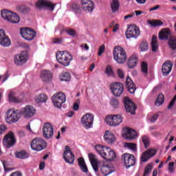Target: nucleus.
<instances>
[{
    "label": "nucleus",
    "instance_id": "4468645a",
    "mask_svg": "<svg viewBox=\"0 0 176 176\" xmlns=\"http://www.w3.org/2000/svg\"><path fill=\"white\" fill-rule=\"evenodd\" d=\"M3 143L6 148H12L14 144H16V137L14 133L10 131L7 135H5Z\"/></svg>",
    "mask_w": 176,
    "mask_h": 176
},
{
    "label": "nucleus",
    "instance_id": "e2e57ef3",
    "mask_svg": "<svg viewBox=\"0 0 176 176\" xmlns=\"http://www.w3.org/2000/svg\"><path fill=\"white\" fill-rule=\"evenodd\" d=\"M10 176H23V175L21 174V172L16 171L12 173Z\"/></svg>",
    "mask_w": 176,
    "mask_h": 176
},
{
    "label": "nucleus",
    "instance_id": "5fc2aeb1",
    "mask_svg": "<svg viewBox=\"0 0 176 176\" xmlns=\"http://www.w3.org/2000/svg\"><path fill=\"white\" fill-rule=\"evenodd\" d=\"M117 74L121 79H123L124 78V72L121 69H117Z\"/></svg>",
    "mask_w": 176,
    "mask_h": 176
},
{
    "label": "nucleus",
    "instance_id": "680f3d73",
    "mask_svg": "<svg viewBox=\"0 0 176 176\" xmlns=\"http://www.w3.org/2000/svg\"><path fill=\"white\" fill-rule=\"evenodd\" d=\"M6 36V34H5V30L0 29V41Z\"/></svg>",
    "mask_w": 176,
    "mask_h": 176
},
{
    "label": "nucleus",
    "instance_id": "7ed1b4c3",
    "mask_svg": "<svg viewBox=\"0 0 176 176\" xmlns=\"http://www.w3.org/2000/svg\"><path fill=\"white\" fill-rule=\"evenodd\" d=\"M56 57L59 64L64 67H68L71 64L72 60H73L72 55L67 51L58 52Z\"/></svg>",
    "mask_w": 176,
    "mask_h": 176
},
{
    "label": "nucleus",
    "instance_id": "7c9ffc66",
    "mask_svg": "<svg viewBox=\"0 0 176 176\" xmlns=\"http://www.w3.org/2000/svg\"><path fill=\"white\" fill-rule=\"evenodd\" d=\"M104 138L105 142L107 144H112L115 141V135L109 131L105 132Z\"/></svg>",
    "mask_w": 176,
    "mask_h": 176
},
{
    "label": "nucleus",
    "instance_id": "423d86ee",
    "mask_svg": "<svg viewBox=\"0 0 176 176\" xmlns=\"http://www.w3.org/2000/svg\"><path fill=\"white\" fill-rule=\"evenodd\" d=\"M52 100L55 108L61 109L63 104L67 101V96L63 92H56L52 96Z\"/></svg>",
    "mask_w": 176,
    "mask_h": 176
},
{
    "label": "nucleus",
    "instance_id": "b1692460",
    "mask_svg": "<svg viewBox=\"0 0 176 176\" xmlns=\"http://www.w3.org/2000/svg\"><path fill=\"white\" fill-rule=\"evenodd\" d=\"M40 78L44 83H50V82H52L53 75L49 70H43L40 74Z\"/></svg>",
    "mask_w": 176,
    "mask_h": 176
},
{
    "label": "nucleus",
    "instance_id": "4be33fe9",
    "mask_svg": "<svg viewBox=\"0 0 176 176\" xmlns=\"http://www.w3.org/2000/svg\"><path fill=\"white\" fill-rule=\"evenodd\" d=\"M156 155V149L149 148L147 151L142 153L141 156V160L143 163H146L149 159L153 157Z\"/></svg>",
    "mask_w": 176,
    "mask_h": 176
},
{
    "label": "nucleus",
    "instance_id": "6e6552de",
    "mask_svg": "<svg viewBox=\"0 0 176 176\" xmlns=\"http://www.w3.org/2000/svg\"><path fill=\"white\" fill-rule=\"evenodd\" d=\"M105 122L109 126L116 127L123 122V118L120 115H110L106 117Z\"/></svg>",
    "mask_w": 176,
    "mask_h": 176
},
{
    "label": "nucleus",
    "instance_id": "338daca9",
    "mask_svg": "<svg viewBox=\"0 0 176 176\" xmlns=\"http://www.w3.org/2000/svg\"><path fill=\"white\" fill-rule=\"evenodd\" d=\"M39 168L40 170H43V168H45V162H42L40 163Z\"/></svg>",
    "mask_w": 176,
    "mask_h": 176
},
{
    "label": "nucleus",
    "instance_id": "13d9d810",
    "mask_svg": "<svg viewBox=\"0 0 176 176\" xmlns=\"http://www.w3.org/2000/svg\"><path fill=\"white\" fill-rule=\"evenodd\" d=\"M80 47H81L82 50H86V52H89V47L87 44L83 43L80 45Z\"/></svg>",
    "mask_w": 176,
    "mask_h": 176
},
{
    "label": "nucleus",
    "instance_id": "c756f323",
    "mask_svg": "<svg viewBox=\"0 0 176 176\" xmlns=\"http://www.w3.org/2000/svg\"><path fill=\"white\" fill-rule=\"evenodd\" d=\"M137 63H138V57H137V55L133 54L128 59L126 65L129 68L131 69L134 68V67L137 65Z\"/></svg>",
    "mask_w": 176,
    "mask_h": 176
},
{
    "label": "nucleus",
    "instance_id": "4d7b16f0",
    "mask_svg": "<svg viewBox=\"0 0 176 176\" xmlns=\"http://www.w3.org/2000/svg\"><path fill=\"white\" fill-rule=\"evenodd\" d=\"M70 9L74 12H78L79 7H78V5L73 3L70 6Z\"/></svg>",
    "mask_w": 176,
    "mask_h": 176
},
{
    "label": "nucleus",
    "instance_id": "79ce46f5",
    "mask_svg": "<svg viewBox=\"0 0 176 176\" xmlns=\"http://www.w3.org/2000/svg\"><path fill=\"white\" fill-rule=\"evenodd\" d=\"M60 80H63L65 82H68V80H71V74L68 72H65L60 74Z\"/></svg>",
    "mask_w": 176,
    "mask_h": 176
},
{
    "label": "nucleus",
    "instance_id": "f257e3e1",
    "mask_svg": "<svg viewBox=\"0 0 176 176\" xmlns=\"http://www.w3.org/2000/svg\"><path fill=\"white\" fill-rule=\"evenodd\" d=\"M95 149L102 159L107 160V162H113L115 159H116V153L115 151L112 150V148L109 147H107L106 146H102L100 144H97L95 146Z\"/></svg>",
    "mask_w": 176,
    "mask_h": 176
},
{
    "label": "nucleus",
    "instance_id": "58836bf2",
    "mask_svg": "<svg viewBox=\"0 0 176 176\" xmlns=\"http://www.w3.org/2000/svg\"><path fill=\"white\" fill-rule=\"evenodd\" d=\"M111 8L113 13H116L119 10V1L118 0H113L111 4Z\"/></svg>",
    "mask_w": 176,
    "mask_h": 176
},
{
    "label": "nucleus",
    "instance_id": "0eeeda50",
    "mask_svg": "<svg viewBox=\"0 0 176 176\" xmlns=\"http://www.w3.org/2000/svg\"><path fill=\"white\" fill-rule=\"evenodd\" d=\"M46 146H47V144L41 138H36L31 142V148L33 151H43Z\"/></svg>",
    "mask_w": 176,
    "mask_h": 176
},
{
    "label": "nucleus",
    "instance_id": "39448f33",
    "mask_svg": "<svg viewBox=\"0 0 176 176\" xmlns=\"http://www.w3.org/2000/svg\"><path fill=\"white\" fill-rule=\"evenodd\" d=\"M1 16L4 20L13 24H17L20 21V17L17 14L8 10H2L1 12Z\"/></svg>",
    "mask_w": 176,
    "mask_h": 176
},
{
    "label": "nucleus",
    "instance_id": "20e7f679",
    "mask_svg": "<svg viewBox=\"0 0 176 176\" xmlns=\"http://www.w3.org/2000/svg\"><path fill=\"white\" fill-rule=\"evenodd\" d=\"M6 122L9 124H12V123L19 122L21 118V111L10 109L6 111Z\"/></svg>",
    "mask_w": 176,
    "mask_h": 176
},
{
    "label": "nucleus",
    "instance_id": "09e8293b",
    "mask_svg": "<svg viewBox=\"0 0 176 176\" xmlns=\"http://www.w3.org/2000/svg\"><path fill=\"white\" fill-rule=\"evenodd\" d=\"M141 67L142 72H144V74H148V64L145 62H142Z\"/></svg>",
    "mask_w": 176,
    "mask_h": 176
},
{
    "label": "nucleus",
    "instance_id": "e433bc0d",
    "mask_svg": "<svg viewBox=\"0 0 176 176\" xmlns=\"http://www.w3.org/2000/svg\"><path fill=\"white\" fill-rule=\"evenodd\" d=\"M168 45L169 46L170 49L172 50H176V37L175 36H170L168 42Z\"/></svg>",
    "mask_w": 176,
    "mask_h": 176
},
{
    "label": "nucleus",
    "instance_id": "1a4fd4ad",
    "mask_svg": "<svg viewBox=\"0 0 176 176\" xmlns=\"http://www.w3.org/2000/svg\"><path fill=\"white\" fill-rule=\"evenodd\" d=\"M110 90L115 97H120L124 90V86L122 82H113L110 85Z\"/></svg>",
    "mask_w": 176,
    "mask_h": 176
},
{
    "label": "nucleus",
    "instance_id": "aec40b11",
    "mask_svg": "<svg viewBox=\"0 0 176 176\" xmlns=\"http://www.w3.org/2000/svg\"><path fill=\"white\" fill-rule=\"evenodd\" d=\"M21 113L26 119H30L35 116V113H36V109H35L32 106H26L25 108L22 109Z\"/></svg>",
    "mask_w": 176,
    "mask_h": 176
},
{
    "label": "nucleus",
    "instance_id": "473e14b6",
    "mask_svg": "<svg viewBox=\"0 0 176 176\" xmlns=\"http://www.w3.org/2000/svg\"><path fill=\"white\" fill-rule=\"evenodd\" d=\"M34 100L37 104H41L47 101V96L45 94H41L40 95H36L34 97Z\"/></svg>",
    "mask_w": 176,
    "mask_h": 176
},
{
    "label": "nucleus",
    "instance_id": "3c124183",
    "mask_svg": "<svg viewBox=\"0 0 176 176\" xmlns=\"http://www.w3.org/2000/svg\"><path fill=\"white\" fill-rule=\"evenodd\" d=\"M168 169L169 173H170V174H173V173H174V171L175 170V168H174V162L168 163Z\"/></svg>",
    "mask_w": 176,
    "mask_h": 176
},
{
    "label": "nucleus",
    "instance_id": "f3484780",
    "mask_svg": "<svg viewBox=\"0 0 176 176\" xmlns=\"http://www.w3.org/2000/svg\"><path fill=\"white\" fill-rule=\"evenodd\" d=\"M122 159L124 166L127 168H130L135 164V157L133 154L124 153L122 155Z\"/></svg>",
    "mask_w": 176,
    "mask_h": 176
},
{
    "label": "nucleus",
    "instance_id": "f03ea898",
    "mask_svg": "<svg viewBox=\"0 0 176 176\" xmlns=\"http://www.w3.org/2000/svg\"><path fill=\"white\" fill-rule=\"evenodd\" d=\"M113 56L118 64H124L127 61V54L126 50L121 46H116L113 50Z\"/></svg>",
    "mask_w": 176,
    "mask_h": 176
},
{
    "label": "nucleus",
    "instance_id": "864d4df0",
    "mask_svg": "<svg viewBox=\"0 0 176 176\" xmlns=\"http://www.w3.org/2000/svg\"><path fill=\"white\" fill-rule=\"evenodd\" d=\"M105 52V45H102L99 47L98 56H102V53Z\"/></svg>",
    "mask_w": 176,
    "mask_h": 176
},
{
    "label": "nucleus",
    "instance_id": "c03bdc74",
    "mask_svg": "<svg viewBox=\"0 0 176 176\" xmlns=\"http://www.w3.org/2000/svg\"><path fill=\"white\" fill-rule=\"evenodd\" d=\"M124 146L125 148H128V149H131V151H137V144L134 143H126Z\"/></svg>",
    "mask_w": 176,
    "mask_h": 176
},
{
    "label": "nucleus",
    "instance_id": "2eb2a0df",
    "mask_svg": "<svg viewBox=\"0 0 176 176\" xmlns=\"http://www.w3.org/2000/svg\"><path fill=\"white\" fill-rule=\"evenodd\" d=\"M63 159L65 160L66 163L69 164H74L75 162V156L72 153L71 148L68 146H65L63 151Z\"/></svg>",
    "mask_w": 176,
    "mask_h": 176
},
{
    "label": "nucleus",
    "instance_id": "ea45409f",
    "mask_svg": "<svg viewBox=\"0 0 176 176\" xmlns=\"http://www.w3.org/2000/svg\"><path fill=\"white\" fill-rule=\"evenodd\" d=\"M163 102H164V95L160 94L156 98L155 105L156 107H160V105H162Z\"/></svg>",
    "mask_w": 176,
    "mask_h": 176
},
{
    "label": "nucleus",
    "instance_id": "6ab92c4d",
    "mask_svg": "<svg viewBox=\"0 0 176 176\" xmlns=\"http://www.w3.org/2000/svg\"><path fill=\"white\" fill-rule=\"evenodd\" d=\"M54 129L53 128V125L50 123H45L43 128V137H45L47 140H50L52 138L54 135Z\"/></svg>",
    "mask_w": 176,
    "mask_h": 176
},
{
    "label": "nucleus",
    "instance_id": "052dcab7",
    "mask_svg": "<svg viewBox=\"0 0 176 176\" xmlns=\"http://www.w3.org/2000/svg\"><path fill=\"white\" fill-rule=\"evenodd\" d=\"M157 118H158L157 115H154L151 116V118H150L151 123H155V122L157 120Z\"/></svg>",
    "mask_w": 176,
    "mask_h": 176
},
{
    "label": "nucleus",
    "instance_id": "6e6d98bb",
    "mask_svg": "<svg viewBox=\"0 0 176 176\" xmlns=\"http://www.w3.org/2000/svg\"><path fill=\"white\" fill-rule=\"evenodd\" d=\"M77 102H74L73 104V109L74 111H78L79 110V103L80 101L79 100H76Z\"/></svg>",
    "mask_w": 176,
    "mask_h": 176
},
{
    "label": "nucleus",
    "instance_id": "5701e85b",
    "mask_svg": "<svg viewBox=\"0 0 176 176\" xmlns=\"http://www.w3.org/2000/svg\"><path fill=\"white\" fill-rule=\"evenodd\" d=\"M88 157L89 159L91 165L92 166L93 170L95 171V173L98 172L100 168L98 166V159L97 158V156L93 154V153H90L88 154Z\"/></svg>",
    "mask_w": 176,
    "mask_h": 176
},
{
    "label": "nucleus",
    "instance_id": "2f4dec72",
    "mask_svg": "<svg viewBox=\"0 0 176 176\" xmlns=\"http://www.w3.org/2000/svg\"><path fill=\"white\" fill-rule=\"evenodd\" d=\"M58 30H61L60 32V35H63V32H66L68 34V35H70L71 36H75L76 35V32H75V30H72V29H67V30H64L63 28V26H58V28H56L55 29V31H58Z\"/></svg>",
    "mask_w": 176,
    "mask_h": 176
},
{
    "label": "nucleus",
    "instance_id": "0e129e2a",
    "mask_svg": "<svg viewBox=\"0 0 176 176\" xmlns=\"http://www.w3.org/2000/svg\"><path fill=\"white\" fill-rule=\"evenodd\" d=\"M160 8V6H155V7H153L150 8L149 12H153L154 10H157Z\"/></svg>",
    "mask_w": 176,
    "mask_h": 176
},
{
    "label": "nucleus",
    "instance_id": "4c0bfd02",
    "mask_svg": "<svg viewBox=\"0 0 176 176\" xmlns=\"http://www.w3.org/2000/svg\"><path fill=\"white\" fill-rule=\"evenodd\" d=\"M15 156L18 159H28V153L25 151L16 152Z\"/></svg>",
    "mask_w": 176,
    "mask_h": 176
},
{
    "label": "nucleus",
    "instance_id": "c9c22d12",
    "mask_svg": "<svg viewBox=\"0 0 176 176\" xmlns=\"http://www.w3.org/2000/svg\"><path fill=\"white\" fill-rule=\"evenodd\" d=\"M8 100L10 102H20L21 101L19 98L16 97L14 91H10L8 94Z\"/></svg>",
    "mask_w": 176,
    "mask_h": 176
},
{
    "label": "nucleus",
    "instance_id": "412c9836",
    "mask_svg": "<svg viewBox=\"0 0 176 176\" xmlns=\"http://www.w3.org/2000/svg\"><path fill=\"white\" fill-rule=\"evenodd\" d=\"M123 101L126 112H129L132 115H134L135 113V109H137L135 104H134L129 98L124 97Z\"/></svg>",
    "mask_w": 176,
    "mask_h": 176
},
{
    "label": "nucleus",
    "instance_id": "603ef678",
    "mask_svg": "<svg viewBox=\"0 0 176 176\" xmlns=\"http://www.w3.org/2000/svg\"><path fill=\"white\" fill-rule=\"evenodd\" d=\"M106 74H107L109 76H112V75H113V71L112 70V67H111V66L107 67Z\"/></svg>",
    "mask_w": 176,
    "mask_h": 176
},
{
    "label": "nucleus",
    "instance_id": "a19ab883",
    "mask_svg": "<svg viewBox=\"0 0 176 176\" xmlns=\"http://www.w3.org/2000/svg\"><path fill=\"white\" fill-rule=\"evenodd\" d=\"M147 23L149 24V25H151V27H160V25H163V22H162L160 20H148Z\"/></svg>",
    "mask_w": 176,
    "mask_h": 176
},
{
    "label": "nucleus",
    "instance_id": "bf43d9fd",
    "mask_svg": "<svg viewBox=\"0 0 176 176\" xmlns=\"http://www.w3.org/2000/svg\"><path fill=\"white\" fill-rule=\"evenodd\" d=\"M5 131H6V126L0 125V135H2Z\"/></svg>",
    "mask_w": 176,
    "mask_h": 176
},
{
    "label": "nucleus",
    "instance_id": "393cba45",
    "mask_svg": "<svg viewBox=\"0 0 176 176\" xmlns=\"http://www.w3.org/2000/svg\"><path fill=\"white\" fill-rule=\"evenodd\" d=\"M82 9L85 12H93L94 10V3L91 0H82Z\"/></svg>",
    "mask_w": 176,
    "mask_h": 176
},
{
    "label": "nucleus",
    "instance_id": "9b49d317",
    "mask_svg": "<svg viewBox=\"0 0 176 176\" xmlns=\"http://www.w3.org/2000/svg\"><path fill=\"white\" fill-rule=\"evenodd\" d=\"M20 34L25 41H32L36 36V32L28 28H23L20 30Z\"/></svg>",
    "mask_w": 176,
    "mask_h": 176
},
{
    "label": "nucleus",
    "instance_id": "bb28decb",
    "mask_svg": "<svg viewBox=\"0 0 176 176\" xmlns=\"http://www.w3.org/2000/svg\"><path fill=\"white\" fill-rule=\"evenodd\" d=\"M171 36H173L171 35V31H170L168 28L162 29L159 34V38L162 41H167V39H170Z\"/></svg>",
    "mask_w": 176,
    "mask_h": 176
},
{
    "label": "nucleus",
    "instance_id": "dca6fc26",
    "mask_svg": "<svg viewBox=\"0 0 176 176\" xmlns=\"http://www.w3.org/2000/svg\"><path fill=\"white\" fill-rule=\"evenodd\" d=\"M28 61V52L23 51L21 54L14 57V63L16 65H23Z\"/></svg>",
    "mask_w": 176,
    "mask_h": 176
},
{
    "label": "nucleus",
    "instance_id": "49530a36",
    "mask_svg": "<svg viewBox=\"0 0 176 176\" xmlns=\"http://www.w3.org/2000/svg\"><path fill=\"white\" fill-rule=\"evenodd\" d=\"M140 47L142 52H146V50L149 49V47L148 46V43H142L140 45Z\"/></svg>",
    "mask_w": 176,
    "mask_h": 176
},
{
    "label": "nucleus",
    "instance_id": "c85d7f7f",
    "mask_svg": "<svg viewBox=\"0 0 176 176\" xmlns=\"http://www.w3.org/2000/svg\"><path fill=\"white\" fill-rule=\"evenodd\" d=\"M126 86L131 94H134V93H135V85H134V82H133L131 78L129 76L126 78Z\"/></svg>",
    "mask_w": 176,
    "mask_h": 176
},
{
    "label": "nucleus",
    "instance_id": "a211bd4d",
    "mask_svg": "<svg viewBox=\"0 0 176 176\" xmlns=\"http://www.w3.org/2000/svg\"><path fill=\"white\" fill-rule=\"evenodd\" d=\"M138 134L137 131L134 129H131L130 128H126L123 130L122 137L126 140H129L131 141V140H135L137 138Z\"/></svg>",
    "mask_w": 176,
    "mask_h": 176
},
{
    "label": "nucleus",
    "instance_id": "cd10ccee",
    "mask_svg": "<svg viewBox=\"0 0 176 176\" xmlns=\"http://www.w3.org/2000/svg\"><path fill=\"white\" fill-rule=\"evenodd\" d=\"M100 171L103 175L107 176L109 175V174H112V173L115 171V169L111 164H104L100 168Z\"/></svg>",
    "mask_w": 176,
    "mask_h": 176
},
{
    "label": "nucleus",
    "instance_id": "f704fd0d",
    "mask_svg": "<svg viewBox=\"0 0 176 176\" xmlns=\"http://www.w3.org/2000/svg\"><path fill=\"white\" fill-rule=\"evenodd\" d=\"M0 45L3 47H9L10 45H12V42L10 41V38L6 35L3 38L0 40Z\"/></svg>",
    "mask_w": 176,
    "mask_h": 176
},
{
    "label": "nucleus",
    "instance_id": "a878e982",
    "mask_svg": "<svg viewBox=\"0 0 176 176\" xmlns=\"http://www.w3.org/2000/svg\"><path fill=\"white\" fill-rule=\"evenodd\" d=\"M171 69H173V63L170 60L165 61L162 65V75L167 76V75L171 72Z\"/></svg>",
    "mask_w": 176,
    "mask_h": 176
},
{
    "label": "nucleus",
    "instance_id": "37998d69",
    "mask_svg": "<svg viewBox=\"0 0 176 176\" xmlns=\"http://www.w3.org/2000/svg\"><path fill=\"white\" fill-rule=\"evenodd\" d=\"M142 142L144 145V148L146 149L148 148V146H149V144H151L149 138H148V136H142Z\"/></svg>",
    "mask_w": 176,
    "mask_h": 176
},
{
    "label": "nucleus",
    "instance_id": "de8ad7c7",
    "mask_svg": "<svg viewBox=\"0 0 176 176\" xmlns=\"http://www.w3.org/2000/svg\"><path fill=\"white\" fill-rule=\"evenodd\" d=\"M110 104L113 108H118V105H119V102L115 98H111L110 100Z\"/></svg>",
    "mask_w": 176,
    "mask_h": 176
},
{
    "label": "nucleus",
    "instance_id": "774afa93",
    "mask_svg": "<svg viewBox=\"0 0 176 176\" xmlns=\"http://www.w3.org/2000/svg\"><path fill=\"white\" fill-rule=\"evenodd\" d=\"M74 111H69L67 113V118H72L74 116Z\"/></svg>",
    "mask_w": 176,
    "mask_h": 176
},
{
    "label": "nucleus",
    "instance_id": "f8f14e48",
    "mask_svg": "<svg viewBox=\"0 0 176 176\" xmlns=\"http://www.w3.org/2000/svg\"><path fill=\"white\" fill-rule=\"evenodd\" d=\"M36 6L37 9H47V10H50L53 12L56 5L52 3V1L49 0H38L36 3Z\"/></svg>",
    "mask_w": 176,
    "mask_h": 176
},
{
    "label": "nucleus",
    "instance_id": "a18cd8bd",
    "mask_svg": "<svg viewBox=\"0 0 176 176\" xmlns=\"http://www.w3.org/2000/svg\"><path fill=\"white\" fill-rule=\"evenodd\" d=\"M152 164H148L144 169V176L149 175L152 173Z\"/></svg>",
    "mask_w": 176,
    "mask_h": 176
},
{
    "label": "nucleus",
    "instance_id": "8fccbe9b",
    "mask_svg": "<svg viewBox=\"0 0 176 176\" xmlns=\"http://www.w3.org/2000/svg\"><path fill=\"white\" fill-rule=\"evenodd\" d=\"M151 47L153 52H156L159 47V45L157 44V41H151Z\"/></svg>",
    "mask_w": 176,
    "mask_h": 176
},
{
    "label": "nucleus",
    "instance_id": "ddd939ff",
    "mask_svg": "<svg viewBox=\"0 0 176 176\" xmlns=\"http://www.w3.org/2000/svg\"><path fill=\"white\" fill-rule=\"evenodd\" d=\"M126 36L127 39L134 38L135 39L140 36V28L135 25L129 26L126 31Z\"/></svg>",
    "mask_w": 176,
    "mask_h": 176
},
{
    "label": "nucleus",
    "instance_id": "9d476101",
    "mask_svg": "<svg viewBox=\"0 0 176 176\" xmlns=\"http://www.w3.org/2000/svg\"><path fill=\"white\" fill-rule=\"evenodd\" d=\"M94 122V116L91 113H86L81 118V124L85 129H91Z\"/></svg>",
    "mask_w": 176,
    "mask_h": 176
},
{
    "label": "nucleus",
    "instance_id": "69168bd1",
    "mask_svg": "<svg viewBox=\"0 0 176 176\" xmlns=\"http://www.w3.org/2000/svg\"><path fill=\"white\" fill-rule=\"evenodd\" d=\"M119 30V24H116L113 28V32H116Z\"/></svg>",
    "mask_w": 176,
    "mask_h": 176
},
{
    "label": "nucleus",
    "instance_id": "72a5a7b5",
    "mask_svg": "<svg viewBox=\"0 0 176 176\" xmlns=\"http://www.w3.org/2000/svg\"><path fill=\"white\" fill-rule=\"evenodd\" d=\"M78 165L80 166L81 171L82 173H88L89 169L87 168V166H86V163L85 162V159L80 157L78 159Z\"/></svg>",
    "mask_w": 176,
    "mask_h": 176
}]
</instances>
